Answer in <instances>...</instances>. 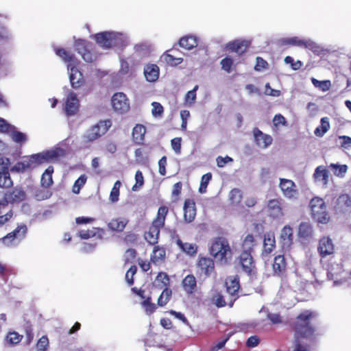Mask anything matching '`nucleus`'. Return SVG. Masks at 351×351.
Segmentation results:
<instances>
[{
	"mask_svg": "<svg viewBox=\"0 0 351 351\" xmlns=\"http://www.w3.org/2000/svg\"><path fill=\"white\" fill-rule=\"evenodd\" d=\"M317 314L311 311L305 310L300 313L292 323V328L294 331V347L293 351H311V346L308 344H302V339H313L315 338V326L312 323Z\"/></svg>",
	"mask_w": 351,
	"mask_h": 351,
	"instance_id": "1",
	"label": "nucleus"
},
{
	"mask_svg": "<svg viewBox=\"0 0 351 351\" xmlns=\"http://www.w3.org/2000/svg\"><path fill=\"white\" fill-rule=\"evenodd\" d=\"M210 255L221 265H228L232 258V251L227 239L218 237L215 238L209 248Z\"/></svg>",
	"mask_w": 351,
	"mask_h": 351,
	"instance_id": "2",
	"label": "nucleus"
},
{
	"mask_svg": "<svg viewBox=\"0 0 351 351\" xmlns=\"http://www.w3.org/2000/svg\"><path fill=\"white\" fill-rule=\"evenodd\" d=\"M169 213V208L161 206L158 208L157 215L152 221L147 231L144 233L145 241L152 245L158 242L160 229L165 226L166 217Z\"/></svg>",
	"mask_w": 351,
	"mask_h": 351,
	"instance_id": "3",
	"label": "nucleus"
},
{
	"mask_svg": "<svg viewBox=\"0 0 351 351\" xmlns=\"http://www.w3.org/2000/svg\"><path fill=\"white\" fill-rule=\"evenodd\" d=\"M309 206L313 219L318 223L326 224L330 221L327 206L322 198L315 197L311 199Z\"/></svg>",
	"mask_w": 351,
	"mask_h": 351,
	"instance_id": "4",
	"label": "nucleus"
},
{
	"mask_svg": "<svg viewBox=\"0 0 351 351\" xmlns=\"http://www.w3.org/2000/svg\"><path fill=\"white\" fill-rule=\"evenodd\" d=\"M111 125L112 122L110 119L99 121L86 130L82 136L83 143L88 144L99 139L108 132Z\"/></svg>",
	"mask_w": 351,
	"mask_h": 351,
	"instance_id": "5",
	"label": "nucleus"
},
{
	"mask_svg": "<svg viewBox=\"0 0 351 351\" xmlns=\"http://www.w3.org/2000/svg\"><path fill=\"white\" fill-rule=\"evenodd\" d=\"M27 233L26 224L21 223L18 224L14 230L2 237L0 241L8 247L14 246L24 239Z\"/></svg>",
	"mask_w": 351,
	"mask_h": 351,
	"instance_id": "6",
	"label": "nucleus"
},
{
	"mask_svg": "<svg viewBox=\"0 0 351 351\" xmlns=\"http://www.w3.org/2000/svg\"><path fill=\"white\" fill-rule=\"evenodd\" d=\"M75 49L86 62H93L96 59L93 44L84 39H78L75 43Z\"/></svg>",
	"mask_w": 351,
	"mask_h": 351,
	"instance_id": "7",
	"label": "nucleus"
},
{
	"mask_svg": "<svg viewBox=\"0 0 351 351\" xmlns=\"http://www.w3.org/2000/svg\"><path fill=\"white\" fill-rule=\"evenodd\" d=\"M95 40L101 47L110 49L119 44L120 37L116 33L104 32L96 34Z\"/></svg>",
	"mask_w": 351,
	"mask_h": 351,
	"instance_id": "8",
	"label": "nucleus"
},
{
	"mask_svg": "<svg viewBox=\"0 0 351 351\" xmlns=\"http://www.w3.org/2000/svg\"><path fill=\"white\" fill-rule=\"evenodd\" d=\"M239 261L243 271L248 276L256 273V263L250 252H241L239 256Z\"/></svg>",
	"mask_w": 351,
	"mask_h": 351,
	"instance_id": "9",
	"label": "nucleus"
},
{
	"mask_svg": "<svg viewBox=\"0 0 351 351\" xmlns=\"http://www.w3.org/2000/svg\"><path fill=\"white\" fill-rule=\"evenodd\" d=\"M112 106L115 112L119 114L127 112L130 109V102L123 93H116L111 99Z\"/></svg>",
	"mask_w": 351,
	"mask_h": 351,
	"instance_id": "10",
	"label": "nucleus"
},
{
	"mask_svg": "<svg viewBox=\"0 0 351 351\" xmlns=\"http://www.w3.org/2000/svg\"><path fill=\"white\" fill-rule=\"evenodd\" d=\"M3 195L5 207L9 204H19L24 201L26 198V193L21 186H16L12 190L8 191L3 193Z\"/></svg>",
	"mask_w": 351,
	"mask_h": 351,
	"instance_id": "11",
	"label": "nucleus"
},
{
	"mask_svg": "<svg viewBox=\"0 0 351 351\" xmlns=\"http://www.w3.org/2000/svg\"><path fill=\"white\" fill-rule=\"evenodd\" d=\"M66 152L61 147H55L45 152L35 154L38 165L45 161L57 160L64 157Z\"/></svg>",
	"mask_w": 351,
	"mask_h": 351,
	"instance_id": "12",
	"label": "nucleus"
},
{
	"mask_svg": "<svg viewBox=\"0 0 351 351\" xmlns=\"http://www.w3.org/2000/svg\"><path fill=\"white\" fill-rule=\"evenodd\" d=\"M38 166L35 154L27 157L22 161L17 162L10 168V171L16 173H23L28 170L33 169Z\"/></svg>",
	"mask_w": 351,
	"mask_h": 351,
	"instance_id": "13",
	"label": "nucleus"
},
{
	"mask_svg": "<svg viewBox=\"0 0 351 351\" xmlns=\"http://www.w3.org/2000/svg\"><path fill=\"white\" fill-rule=\"evenodd\" d=\"M273 276L282 279L287 277V263L284 255H278L274 257L272 264Z\"/></svg>",
	"mask_w": 351,
	"mask_h": 351,
	"instance_id": "14",
	"label": "nucleus"
},
{
	"mask_svg": "<svg viewBox=\"0 0 351 351\" xmlns=\"http://www.w3.org/2000/svg\"><path fill=\"white\" fill-rule=\"evenodd\" d=\"M197 267L201 276L208 278L215 271V263L211 258L201 256L197 262Z\"/></svg>",
	"mask_w": 351,
	"mask_h": 351,
	"instance_id": "15",
	"label": "nucleus"
},
{
	"mask_svg": "<svg viewBox=\"0 0 351 351\" xmlns=\"http://www.w3.org/2000/svg\"><path fill=\"white\" fill-rule=\"evenodd\" d=\"M317 251L322 258L332 255L335 252V245L332 239L328 236L320 238L318 242Z\"/></svg>",
	"mask_w": 351,
	"mask_h": 351,
	"instance_id": "16",
	"label": "nucleus"
},
{
	"mask_svg": "<svg viewBox=\"0 0 351 351\" xmlns=\"http://www.w3.org/2000/svg\"><path fill=\"white\" fill-rule=\"evenodd\" d=\"M279 187L286 198L292 199L298 195L297 186L291 180L280 178Z\"/></svg>",
	"mask_w": 351,
	"mask_h": 351,
	"instance_id": "17",
	"label": "nucleus"
},
{
	"mask_svg": "<svg viewBox=\"0 0 351 351\" xmlns=\"http://www.w3.org/2000/svg\"><path fill=\"white\" fill-rule=\"evenodd\" d=\"M269 215L273 218H280L284 215L283 202L280 198L269 199L267 204Z\"/></svg>",
	"mask_w": 351,
	"mask_h": 351,
	"instance_id": "18",
	"label": "nucleus"
},
{
	"mask_svg": "<svg viewBox=\"0 0 351 351\" xmlns=\"http://www.w3.org/2000/svg\"><path fill=\"white\" fill-rule=\"evenodd\" d=\"M80 107V102L75 93L71 92L67 96L64 105V112L68 117L75 115Z\"/></svg>",
	"mask_w": 351,
	"mask_h": 351,
	"instance_id": "19",
	"label": "nucleus"
},
{
	"mask_svg": "<svg viewBox=\"0 0 351 351\" xmlns=\"http://www.w3.org/2000/svg\"><path fill=\"white\" fill-rule=\"evenodd\" d=\"M226 290L231 296L230 306H232L234 302L238 298V292L240 289L239 279L237 277L229 278L226 281Z\"/></svg>",
	"mask_w": 351,
	"mask_h": 351,
	"instance_id": "20",
	"label": "nucleus"
},
{
	"mask_svg": "<svg viewBox=\"0 0 351 351\" xmlns=\"http://www.w3.org/2000/svg\"><path fill=\"white\" fill-rule=\"evenodd\" d=\"M253 134L256 144L260 147L267 148L272 143V137L269 134H264L258 128H254Z\"/></svg>",
	"mask_w": 351,
	"mask_h": 351,
	"instance_id": "21",
	"label": "nucleus"
},
{
	"mask_svg": "<svg viewBox=\"0 0 351 351\" xmlns=\"http://www.w3.org/2000/svg\"><path fill=\"white\" fill-rule=\"evenodd\" d=\"M182 287L187 295H193L197 291V280L194 275L188 274L182 280Z\"/></svg>",
	"mask_w": 351,
	"mask_h": 351,
	"instance_id": "22",
	"label": "nucleus"
},
{
	"mask_svg": "<svg viewBox=\"0 0 351 351\" xmlns=\"http://www.w3.org/2000/svg\"><path fill=\"white\" fill-rule=\"evenodd\" d=\"M313 178L315 183L326 186L328 183L329 171L326 167L319 165L315 169Z\"/></svg>",
	"mask_w": 351,
	"mask_h": 351,
	"instance_id": "23",
	"label": "nucleus"
},
{
	"mask_svg": "<svg viewBox=\"0 0 351 351\" xmlns=\"http://www.w3.org/2000/svg\"><path fill=\"white\" fill-rule=\"evenodd\" d=\"M250 45V42L245 40H235L228 43L227 48L231 52H235L242 55L247 51Z\"/></svg>",
	"mask_w": 351,
	"mask_h": 351,
	"instance_id": "24",
	"label": "nucleus"
},
{
	"mask_svg": "<svg viewBox=\"0 0 351 351\" xmlns=\"http://www.w3.org/2000/svg\"><path fill=\"white\" fill-rule=\"evenodd\" d=\"M276 247V239L273 233L267 232L264 234L263 248L261 252L263 257L269 255Z\"/></svg>",
	"mask_w": 351,
	"mask_h": 351,
	"instance_id": "25",
	"label": "nucleus"
},
{
	"mask_svg": "<svg viewBox=\"0 0 351 351\" xmlns=\"http://www.w3.org/2000/svg\"><path fill=\"white\" fill-rule=\"evenodd\" d=\"M196 215L195 204L193 199H186L184 204V219L186 223L192 222Z\"/></svg>",
	"mask_w": 351,
	"mask_h": 351,
	"instance_id": "26",
	"label": "nucleus"
},
{
	"mask_svg": "<svg viewBox=\"0 0 351 351\" xmlns=\"http://www.w3.org/2000/svg\"><path fill=\"white\" fill-rule=\"evenodd\" d=\"M280 243L283 248H289L293 243V230L289 226H285L281 230Z\"/></svg>",
	"mask_w": 351,
	"mask_h": 351,
	"instance_id": "27",
	"label": "nucleus"
},
{
	"mask_svg": "<svg viewBox=\"0 0 351 351\" xmlns=\"http://www.w3.org/2000/svg\"><path fill=\"white\" fill-rule=\"evenodd\" d=\"M69 80L71 86L75 89L82 86L85 82L82 73L74 66L71 67Z\"/></svg>",
	"mask_w": 351,
	"mask_h": 351,
	"instance_id": "28",
	"label": "nucleus"
},
{
	"mask_svg": "<svg viewBox=\"0 0 351 351\" xmlns=\"http://www.w3.org/2000/svg\"><path fill=\"white\" fill-rule=\"evenodd\" d=\"M5 208V204L4 202V195L0 192V228L6 225L10 222L14 217V211L13 209H10L5 214H2V210Z\"/></svg>",
	"mask_w": 351,
	"mask_h": 351,
	"instance_id": "29",
	"label": "nucleus"
},
{
	"mask_svg": "<svg viewBox=\"0 0 351 351\" xmlns=\"http://www.w3.org/2000/svg\"><path fill=\"white\" fill-rule=\"evenodd\" d=\"M351 208V197L348 194L340 195L335 202L336 211L344 213Z\"/></svg>",
	"mask_w": 351,
	"mask_h": 351,
	"instance_id": "30",
	"label": "nucleus"
},
{
	"mask_svg": "<svg viewBox=\"0 0 351 351\" xmlns=\"http://www.w3.org/2000/svg\"><path fill=\"white\" fill-rule=\"evenodd\" d=\"M129 223V220L126 218H113L108 223L107 226L109 230L115 232H122Z\"/></svg>",
	"mask_w": 351,
	"mask_h": 351,
	"instance_id": "31",
	"label": "nucleus"
},
{
	"mask_svg": "<svg viewBox=\"0 0 351 351\" xmlns=\"http://www.w3.org/2000/svg\"><path fill=\"white\" fill-rule=\"evenodd\" d=\"M166 250L163 247L155 245L150 257V261L154 265H160L165 261Z\"/></svg>",
	"mask_w": 351,
	"mask_h": 351,
	"instance_id": "32",
	"label": "nucleus"
},
{
	"mask_svg": "<svg viewBox=\"0 0 351 351\" xmlns=\"http://www.w3.org/2000/svg\"><path fill=\"white\" fill-rule=\"evenodd\" d=\"M143 73L147 81L154 82L158 79L160 69L155 64H148L145 66Z\"/></svg>",
	"mask_w": 351,
	"mask_h": 351,
	"instance_id": "33",
	"label": "nucleus"
},
{
	"mask_svg": "<svg viewBox=\"0 0 351 351\" xmlns=\"http://www.w3.org/2000/svg\"><path fill=\"white\" fill-rule=\"evenodd\" d=\"M145 132L146 128L143 125L136 124L132 132L133 141L137 145H142L145 140Z\"/></svg>",
	"mask_w": 351,
	"mask_h": 351,
	"instance_id": "34",
	"label": "nucleus"
},
{
	"mask_svg": "<svg viewBox=\"0 0 351 351\" xmlns=\"http://www.w3.org/2000/svg\"><path fill=\"white\" fill-rule=\"evenodd\" d=\"M313 236V229L308 222H301L298 227V237L304 240H308Z\"/></svg>",
	"mask_w": 351,
	"mask_h": 351,
	"instance_id": "35",
	"label": "nucleus"
},
{
	"mask_svg": "<svg viewBox=\"0 0 351 351\" xmlns=\"http://www.w3.org/2000/svg\"><path fill=\"white\" fill-rule=\"evenodd\" d=\"M178 44L180 47L186 50H191L197 46L198 41L195 36H185L180 39Z\"/></svg>",
	"mask_w": 351,
	"mask_h": 351,
	"instance_id": "36",
	"label": "nucleus"
},
{
	"mask_svg": "<svg viewBox=\"0 0 351 351\" xmlns=\"http://www.w3.org/2000/svg\"><path fill=\"white\" fill-rule=\"evenodd\" d=\"M176 243L178 247L182 250L184 253L190 255L194 256L197 254V246L195 243H183L181 239H178L176 241Z\"/></svg>",
	"mask_w": 351,
	"mask_h": 351,
	"instance_id": "37",
	"label": "nucleus"
},
{
	"mask_svg": "<svg viewBox=\"0 0 351 351\" xmlns=\"http://www.w3.org/2000/svg\"><path fill=\"white\" fill-rule=\"evenodd\" d=\"M330 128V125L328 117H322L320 120V125L315 128L314 134L317 137H322Z\"/></svg>",
	"mask_w": 351,
	"mask_h": 351,
	"instance_id": "38",
	"label": "nucleus"
},
{
	"mask_svg": "<svg viewBox=\"0 0 351 351\" xmlns=\"http://www.w3.org/2000/svg\"><path fill=\"white\" fill-rule=\"evenodd\" d=\"M255 245H256V240H255L254 237L251 234H248L247 235L245 236V237L244 238V239L242 242V245H241L242 251L241 252H250L251 254H252Z\"/></svg>",
	"mask_w": 351,
	"mask_h": 351,
	"instance_id": "39",
	"label": "nucleus"
},
{
	"mask_svg": "<svg viewBox=\"0 0 351 351\" xmlns=\"http://www.w3.org/2000/svg\"><path fill=\"white\" fill-rule=\"evenodd\" d=\"M55 51L56 54L61 58L65 62L69 63V66H70L71 63L75 62V56L64 48H56Z\"/></svg>",
	"mask_w": 351,
	"mask_h": 351,
	"instance_id": "40",
	"label": "nucleus"
},
{
	"mask_svg": "<svg viewBox=\"0 0 351 351\" xmlns=\"http://www.w3.org/2000/svg\"><path fill=\"white\" fill-rule=\"evenodd\" d=\"M53 173V167L49 166L42 175L41 184L46 188L49 187L53 184L52 173Z\"/></svg>",
	"mask_w": 351,
	"mask_h": 351,
	"instance_id": "41",
	"label": "nucleus"
},
{
	"mask_svg": "<svg viewBox=\"0 0 351 351\" xmlns=\"http://www.w3.org/2000/svg\"><path fill=\"white\" fill-rule=\"evenodd\" d=\"M141 305L147 315L153 314L157 308L156 304L152 302V297L150 295H148L145 300H142Z\"/></svg>",
	"mask_w": 351,
	"mask_h": 351,
	"instance_id": "42",
	"label": "nucleus"
},
{
	"mask_svg": "<svg viewBox=\"0 0 351 351\" xmlns=\"http://www.w3.org/2000/svg\"><path fill=\"white\" fill-rule=\"evenodd\" d=\"M172 295V291L171 289L166 287L163 289L157 300V304L159 306H165L170 300Z\"/></svg>",
	"mask_w": 351,
	"mask_h": 351,
	"instance_id": "43",
	"label": "nucleus"
},
{
	"mask_svg": "<svg viewBox=\"0 0 351 351\" xmlns=\"http://www.w3.org/2000/svg\"><path fill=\"white\" fill-rule=\"evenodd\" d=\"M23 339V335L16 332H9L5 337L6 343L10 346H14L19 343Z\"/></svg>",
	"mask_w": 351,
	"mask_h": 351,
	"instance_id": "44",
	"label": "nucleus"
},
{
	"mask_svg": "<svg viewBox=\"0 0 351 351\" xmlns=\"http://www.w3.org/2000/svg\"><path fill=\"white\" fill-rule=\"evenodd\" d=\"M12 185L13 182L10 172L0 171V187L8 189L12 186Z\"/></svg>",
	"mask_w": 351,
	"mask_h": 351,
	"instance_id": "45",
	"label": "nucleus"
},
{
	"mask_svg": "<svg viewBox=\"0 0 351 351\" xmlns=\"http://www.w3.org/2000/svg\"><path fill=\"white\" fill-rule=\"evenodd\" d=\"M311 80L315 87L319 88L323 92L328 90L331 87V82L328 80L319 81L314 77H312Z\"/></svg>",
	"mask_w": 351,
	"mask_h": 351,
	"instance_id": "46",
	"label": "nucleus"
},
{
	"mask_svg": "<svg viewBox=\"0 0 351 351\" xmlns=\"http://www.w3.org/2000/svg\"><path fill=\"white\" fill-rule=\"evenodd\" d=\"M87 180V176L85 174L81 175L74 182L72 187V192L75 194H79L81 189L84 186Z\"/></svg>",
	"mask_w": 351,
	"mask_h": 351,
	"instance_id": "47",
	"label": "nucleus"
},
{
	"mask_svg": "<svg viewBox=\"0 0 351 351\" xmlns=\"http://www.w3.org/2000/svg\"><path fill=\"white\" fill-rule=\"evenodd\" d=\"M243 199L242 191L237 188L232 189L230 192V200L233 204H239Z\"/></svg>",
	"mask_w": 351,
	"mask_h": 351,
	"instance_id": "48",
	"label": "nucleus"
},
{
	"mask_svg": "<svg viewBox=\"0 0 351 351\" xmlns=\"http://www.w3.org/2000/svg\"><path fill=\"white\" fill-rule=\"evenodd\" d=\"M329 168L332 171L334 175L338 177H343L346 173L348 167L346 165L330 164Z\"/></svg>",
	"mask_w": 351,
	"mask_h": 351,
	"instance_id": "49",
	"label": "nucleus"
},
{
	"mask_svg": "<svg viewBox=\"0 0 351 351\" xmlns=\"http://www.w3.org/2000/svg\"><path fill=\"white\" fill-rule=\"evenodd\" d=\"M121 186V182L119 180H117L114 182L110 194V200L112 202H117L119 200Z\"/></svg>",
	"mask_w": 351,
	"mask_h": 351,
	"instance_id": "50",
	"label": "nucleus"
},
{
	"mask_svg": "<svg viewBox=\"0 0 351 351\" xmlns=\"http://www.w3.org/2000/svg\"><path fill=\"white\" fill-rule=\"evenodd\" d=\"M305 40L300 39L297 36L285 38L281 40L282 43L285 45H294L303 47Z\"/></svg>",
	"mask_w": 351,
	"mask_h": 351,
	"instance_id": "51",
	"label": "nucleus"
},
{
	"mask_svg": "<svg viewBox=\"0 0 351 351\" xmlns=\"http://www.w3.org/2000/svg\"><path fill=\"white\" fill-rule=\"evenodd\" d=\"M303 47L311 50L317 55H319L323 51L320 46L311 40H305Z\"/></svg>",
	"mask_w": 351,
	"mask_h": 351,
	"instance_id": "52",
	"label": "nucleus"
},
{
	"mask_svg": "<svg viewBox=\"0 0 351 351\" xmlns=\"http://www.w3.org/2000/svg\"><path fill=\"white\" fill-rule=\"evenodd\" d=\"M49 339L47 335L42 336L36 345V351H47L49 348Z\"/></svg>",
	"mask_w": 351,
	"mask_h": 351,
	"instance_id": "53",
	"label": "nucleus"
},
{
	"mask_svg": "<svg viewBox=\"0 0 351 351\" xmlns=\"http://www.w3.org/2000/svg\"><path fill=\"white\" fill-rule=\"evenodd\" d=\"M163 60L168 64L171 66H176L180 63H182L183 59L182 58H174L172 55L165 53L162 56Z\"/></svg>",
	"mask_w": 351,
	"mask_h": 351,
	"instance_id": "54",
	"label": "nucleus"
},
{
	"mask_svg": "<svg viewBox=\"0 0 351 351\" xmlns=\"http://www.w3.org/2000/svg\"><path fill=\"white\" fill-rule=\"evenodd\" d=\"M212 179V173H207L202 176L200 182V186L199 188V191L201 193H204L206 191V189L209 182Z\"/></svg>",
	"mask_w": 351,
	"mask_h": 351,
	"instance_id": "55",
	"label": "nucleus"
},
{
	"mask_svg": "<svg viewBox=\"0 0 351 351\" xmlns=\"http://www.w3.org/2000/svg\"><path fill=\"white\" fill-rule=\"evenodd\" d=\"M198 85H195L194 88L188 91L185 95L184 101L186 104L192 105L195 103L196 99V91L198 89Z\"/></svg>",
	"mask_w": 351,
	"mask_h": 351,
	"instance_id": "56",
	"label": "nucleus"
},
{
	"mask_svg": "<svg viewBox=\"0 0 351 351\" xmlns=\"http://www.w3.org/2000/svg\"><path fill=\"white\" fill-rule=\"evenodd\" d=\"M136 183L133 185L132 190L133 191H138L144 184V178L140 170L136 171L135 173Z\"/></svg>",
	"mask_w": 351,
	"mask_h": 351,
	"instance_id": "57",
	"label": "nucleus"
},
{
	"mask_svg": "<svg viewBox=\"0 0 351 351\" xmlns=\"http://www.w3.org/2000/svg\"><path fill=\"white\" fill-rule=\"evenodd\" d=\"M152 114L154 117H161L164 113L163 106L156 101L152 103Z\"/></svg>",
	"mask_w": 351,
	"mask_h": 351,
	"instance_id": "58",
	"label": "nucleus"
},
{
	"mask_svg": "<svg viewBox=\"0 0 351 351\" xmlns=\"http://www.w3.org/2000/svg\"><path fill=\"white\" fill-rule=\"evenodd\" d=\"M285 62L290 64L291 69L295 71L299 70L302 66L300 60L294 61L293 58L289 56L285 58Z\"/></svg>",
	"mask_w": 351,
	"mask_h": 351,
	"instance_id": "59",
	"label": "nucleus"
},
{
	"mask_svg": "<svg viewBox=\"0 0 351 351\" xmlns=\"http://www.w3.org/2000/svg\"><path fill=\"white\" fill-rule=\"evenodd\" d=\"M137 268L135 265H132L125 274V280L130 286L134 283V276L136 273Z\"/></svg>",
	"mask_w": 351,
	"mask_h": 351,
	"instance_id": "60",
	"label": "nucleus"
},
{
	"mask_svg": "<svg viewBox=\"0 0 351 351\" xmlns=\"http://www.w3.org/2000/svg\"><path fill=\"white\" fill-rule=\"evenodd\" d=\"M220 64L221 65L222 69H223L227 73H230L232 70V66L233 65V60L232 58L226 57L223 58Z\"/></svg>",
	"mask_w": 351,
	"mask_h": 351,
	"instance_id": "61",
	"label": "nucleus"
},
{
	"mask_svg": "<svg viewBox=\"0 0 351 351\" xmlns=\"http://www.w3.org/2000/svg\"><path fill=\"white\" fill-rule=\"evenodd\" d=\"M156 280L158 282H160L162 287H165V288L167 287L170 281L169 276L165 272L158 273Z\"/></svg>",
	"mask_w": 351,
	"mask_h": 351,
	"instance_id": "62",
	"label": "nucleus"
},
{
	"mask_svg": "<svg viewBox=\"0 0 351 351\" xmlns=\"http://www.w3.org/2000/svg\"><path fill=\"white\" fill-rule=\"evenodd\" d=\"M268 67V63L261 57H257L256 58V64L254 69L256 71H261Z\"/></svg>",
	"mask_w": 351,
	"mask_h": 351,
	"instance_id": "63",
	"label": "nucleus"
},
{
	"mask_svg": "<svg viewBox=\"0 0 351 351\" xmlns=\"http://www.w3.org/2000/svg\"><path fill=\"white\" fill-rule=\"evenodd\" d=\"M12 138L14 142L19 143H25L27 140L25 134L19 131L13 132L12 134Z\"/></svg>",
	"mask_w": 351,
	"mask_h": 351,
	"instance_id": "64",
	"label": "nucleus"
}]
</instances>
